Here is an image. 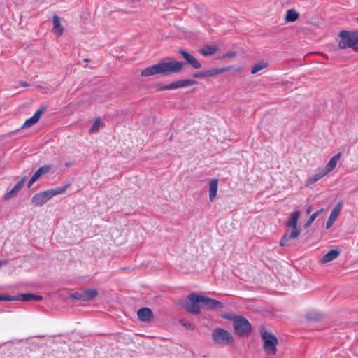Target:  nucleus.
<instances>
[{"label": "nucleus", "mask_w": 358, "mask_h": 358, "mask_svg": "<svg viewBox=\"0 0 358 358\" xmlns=\"http://www.w3.org/2000/svg\"><path fill=\"white\" fill-rule=\"evenodd\" d=\"M262 338L264 341V350L268 355H274L277 351L278 340L276 337L266 331L262 332Z\"/></svg>", "instance_id": "5"}, {"label": "nucleus", "mask_w": 358, "mask_h": 358, "mask_svg": "<svg viewBox=\"0 0 358 358\" xmlns=\"http://www.w3.org/2000/svg\"><path fill=\"white\" fill-rule=\"evenodd\" d=\"M180 322L189 329H194V326L191 323L184 322L182 320Z\"/></svg>", "instance_id": "35"}, {"label": "nucleus", "mask_w": 358, "mask_h": 358, "mask_svg": "<svg viewBox=\"0 0 358 358\" xmlns=\"http://www.w3.org/2000/svg\"><path fill=\"white\" fill-rule=\"evenodd\" d=\"M338 213L334 212V211H331L329 218H328V220L327 222V224H326V228L327 229H329V228L331 227V226L333 225V224L334 223V222L336 221V220L337 219V217H338Z\"/></svg>", "instance_id": "27"}, {"label": "nucleus", "mask_w": 358, "mask_h": 358, "mask_svg": "<svg viewBox=\"0 0 358 358\" xmlns=\"http://www.w3.org/2000/svg\"><path fill=\"white\" fill-rule=\"evenodd\" d=\"M98 291L96 289H85L82 291L83 301H91L96 297Z\"/></svg>", "instance_id": "19"}, {"label": "nucleus", "mask_w": 358, "mask_h": 358, "mask_svg": "<svg viewBox=\"0 0 358 358\" xmlns=\"http://www.w3.org/2000/svg\"><path fill=\"white\" fill-rule=\"evenodd\" d=\"M70 297L73 299L79 300L83 301V296L81 292H75L70 294Z\"/></svg>", "instance_id": "32"}, {"label": "nucleus", "mask_w": 358, "mask_h": 358, "mask_svg": "<svg viewBox=\"0 0 358 358\" xmlns=\"http://www.w3.org/2000/svg\"><path fill=\"white\" fill-rule=\"evenodd\" d=\"M341 208H342V202H339L337 203L336 207L332 210V211H334L338 214H340Z\"/></svg>", "instance_id": "34"}, {"label": "nucleus", "mask_w": 358, "mask_h": 358, "mask_svg": "<svg viewBox=\"0 0 358 358\" xmlns=\"http://www.w3.org/2000/svg\"><path fill=\"white\" fill-rule=\"evenodd\" d=\"M218 188V180L215 178L212 179L209 182V199L210 201L215 200Z\"/></svg>", "instance_id": "16"}, {"label": "nucleus", "mask_w": 358, "mask_h": 358, "mask_svg": "<svg viewBox=\"0 0 358 358\" xmlns=\"http://www.w3.org/2000/svg\"><path fill=\"white\" fill-rule=\"evenodd\" d=\"M338 47L341 49L358 48V31L343 30L339 32Z\"/></svg>", "instance_id": "4"}, {"label": "nucleus", "mask_w": 358, "mask_h": 358, "mask_svg": "<svg viewBox=\"0 0 358 358\" xmlns=\"http://www.w3.org/2000/svg\"><path fill=\"white\" fill-rule=\"evenodd\" d=\"M234 331L238 336L247 334L251 330L248 320L242 316H236L233 319Z\"/></svg>", "instance_id": "8"}, {"label": "nucleus", "mask_w": 358, "mask_h": 358, "mask_svg": "<svg viewBox=\"0 0 358 358\" xmlns=\"http://www.w3.org/2000/svg\"><path fill=\"white\" fill-rule=\"evenodd\" d=\"M327 175V173L323 169H321L317 173L313 174V176H311L310 177L306 180V185L309 186L316 182L317 181H318L319 180H320L322 178Z\"/></svg>", "instance_id": "17"}, {"label": "nucleus", "mask_w": 358, "mask_h": 358, "mask_svg": "<svg viewBox=\"0 0 358 358\" xmlns=\"http://www.w3.org/2000/svg\"><path fill=\"white\" fill-rule=\"evenodd\" d=\"M357 20H358V17H357Z\"/></svg>", "instance_id": "39"}, {"label": "nucleus", "mask_w": 358, "mask_h": 358, "mask_svg": "<svg viewBox=\"0 0 358 358\" xmlns=\"http://www.w3.org/2000/svg\"><path fill=\"white\" fill-rule=\"evenodd\" d=\"M182 69V62L173 59H168L144 69L141 71V76L148 77L157 74L169 75L178 73L181 71Z\"/></svg>", "instance_id": "1"}, {"label": "nucleus", "mask_w": 358, "mask_h": 358, "mask_svg": "<svg viewBox=\"0 0 358 358\" xmlns=\"http://www.w3.org/2000/svg\"><path fill=\"white\" fill-rule=\"evenodd\" d=\"M181 87H185L187 86H192L197 84V82L193 79L181 80Z\"/></svg>", "instance_id": "30"}, {"label": "nucleus", "mask_w": 358, "mask_h": 358, "mask_svg": "<svg viewBox=\"0 0 358 358\" xmlns=\"http://www.w3.org/2000/svg\"><path fill=\"white\" fill-rule=\"evenodd\" d=\"M299 14L294 9L287 10L285 15V21L288 22H293L298 20Z\"/></svg>", "instance_id": "22"}, {"label": "nucleus", "mask_w": 358, "mask_h": 358, "mask_svg": "<svg viewBox=\"0 0 358 358\" xmlns=\"http://www.w3.org/2000/svg\"><path fill=\"white\" fill-rule=\"evenodd\" d=\"M6 264V262H5V261H0V268L2 266L5 265Z\"/></svg>", "instance_id": "37"}, {"label": "nucleus", "mask_w": 358, "mask_h": 358, "mask_svg": "<svg viewBox=\"0 0 358 358\" xmlns=\"http://www.w3.org/2000/svg\"><path fill=\"white\" fill-rule=\"evenodd\" d=\"M212 338L216 344L220 345H227L234 341L231 334L221 328H216L213 331Z\"/></svg>", "instance_id": "7"}, {"label": "nucleus", "mask_w": 358, "mask_h": 358, "mask_svg": "<svg viewBox=\"0 0 358 358\" xmlns=\"http://www.w3.org/2000/svg\"><path fill=\"white\" fill-rule=\"evenodd\" d=\"M229 69H230V67L227 66V67L216 68V69H210V70H207L206 72H207L208 77H213V76H215L216 75L222 73H224L225 71H227Z\"/></svg>", "instance_id": "24"}, {"label": "nucleus", "mask_w": 358, "mask_h": 358, "mask_svg": "<svg viewBox=\"0 0 358 358\" xmlns=\"http://www.w3.org/2000/svg\"><path fill=\"white\" fill-rule=\"evenodd\" d=\"M322 210H323V209L322 208L320 210H318V211L314 213L313 215H311L310 217H309V219L306 222L305 226L309 227Z\"/></svg>", "instance_id": "29"}, {"label": "nucleus", "mask_w": 358, "mask_h": 358, "mask_svg": "<svg viewBox=\"0 0 358 358\" xmlns=\"http://www.w3.org/2000/svg\"><path fill=\"white\" fill-rule=\"evenodd\" d=\"M199 303L201 304V295L191 294L188 296L187 299L183 302L182 306L189 313L200 314Z\"/></svg>", "instance_id": "6"}, {"label": "nucleus", "mask_w": 358, "mask_h": 358, "mask_svg": "<svg viewBox=\"0 0 358 358\" xmlns=\"http://www.w3.org/2000/svg\"><path fill=\"white\" fill-rule=\"evenodd\" d=\"M53 29L57 36H60L63 33L64 29L57 15L53 16Z\"/></svg>", "instance_id": "21"}, {"label": "nucleus", "mask_w": 358, "mask_h": 358, "mask_svg": "<svg viewBox=\"0 0 358 358\" xmlns=\"http://www.w3.org/2000/svg\"><path fill=\"white\" fill-rule=\"evenodd\" d=\"M217 51L215 46L206 45L202 49L199 50V52L204 56L213 55Z\"/></svg>", "instance_id": "25"}, {"label": "nucleus", "mask_w": 358, "mask_h": 358, "mask_svg": "<svg viewBox=\"0 0 358 358\" xmlns=\"http://www.w3.org/2000/svg\"><path fill=\"white\" fill-rule=\"evenodd\" d=\"M341 251L338 249H333L324 255L319 261L320 264H326L336 259L340 255Z\"/></svg>", "instance_id": "12"}, {"label": "nucleus", "mask_w": 358, "mask_h": 358, "mask_svg": "<svg viewBox=\"0 0 358 358\" xmlns=\"http://www.w3.org/2000/svg\"><path fill=\"white\" fill-rule=\"evenodd\" d=\"M193 77L196 78L208 77L207 72H206V71H205L203 72L195 73L193 75Z\"/></svg>", "instance_id": "33"}, {"label": "nucleus", "mask_w": 358, "mask_h": 358, "mask_svg": "<svg viewBox=\"0 0 358 358\" xmlns=\"http://www.w3.org/2000/svg\"><path fill=\"white\" fill-rule=\"evenodd\" d=\"M201 301L202 306L210 310H220L222 309L223 306L221 302L215 299L203 296L201 295Z\"/></svg>", "instance_id": "9"}, {"label": "nucleus", "mask_w": 358, "mask_h": 358, "mask_svg": "<svg viewBox=\"0 0 358 358\" xmlns=\"http://www.w3.org/2000/svg\"><path fill=\"white\" fill-rule=\"evenodd\" d=\"M51 168L50 165H45L39 168L31 178L28 187H30L42 175L49 172Z\"/></svg>", "instance_id": "11"}, {"label": "nucleus", "mask_w": 358, "mask_h": 358, "mask_svg": "<svg viewBox=\"0 0 358 358\" xmlns=\"http://www.w3.org/2000/svg\"><path fill=\"white\" fill-rule=\"evenodd\" d=\"M17 298H19L18 300H21L23 301H41L43 297L40 295H35L32 294H21L19 296H17Z\"/></svg>", "instance_id": "20"}, {"label": "nucleus", "mask_w": 358, "mask_h": 358, "mask_svg": "<svg viewBox=\"0 0 358 358\" xmlns=\"http://www.w3.org/2000/svg\"><path fill=\"white\" fill-rule=\"evenodd\" d=\"M310 212H311V208H310V207H309V208H308L306 209V213L309 214V213H310Z\"/></svg>", "instance_id": "38"}, {"label": "nucleus", "mask_w": 358, "mask_h": 358, "mask_svg": "<svg viewBox=\"0 0 358 358\" xmlns=\"http://www.w3.org/2000/svg\"><path fill=\"white\" fill-rule=\"evenodd\" d=\"M268 66V62L261 61L257 63H256L251 69V73L255 74L259 72L260 71L266 69Z\"/></svg>", "instance_id": "23"}, {"label": "nucleus", "mask_w": 358, "mask_h": 358, "mask_svg": "<svg viewBox=\"0 0 358 358\" xmlns=\"http://www.w3.org/2000/svg\"><path fill=\"white\" fill-rule=\"evenodd\" d=\"M17 296H11L9 295H0V301H16L18 300Z\"/></svg>", "instance_id": "31"}, {"label": "nucleus", "mask_w": 358, "mask_h": 358, "mask_svg": "<svg viewBox=\"0 0 358 358\" xmlns=\"http://www.w3.org/2000/svg\"><path fill=\"white\" fill-rule=\"evenodd\" d=\"M180 53L182 55L187 62L190 64L194 69H201L202 67L201 64L198 59L192 55L185 50H180Z\"/></svg>", "instance_id": "10"}, {"label": "nucleus", "mask_w": 358, "mask_h": 358, "mask_svg": "<svg viewBox=\"0 0 358 358\" xmlns=\"http://www.w3.org/2000/svg\"><path fill=\"white\" fill-rule=\"evenodd\" d=\"M26 180H27V177L26 176L23 177L21 179V180L19 181L10 191L6 192L3 196L4 200H8L10 198L13 197L19 192V190L22 188V187L23 186Z\"/></svg>", "instance_id": "13"}, {"label": "nucleus", "mask_w": 358, "mask_h": 358, "mask_svg": "<svg viewBox=\"0 0 358 358\" xmlns=\"http://www.w3.org/2000/svg\"><path fill=\"white\" fill-rule=\"evenodd\" d=\"M138 317L141 321L148 322L152 317V312L148 308H142L138 310Z\"/></svg>", "instance_id": "15"}, {"label": "nucleus", "mask_w": 358, "mask_h": 358, "mask_svg": "<svg viewBox=\"0 0 358 358\" xmlns=\"http://www.w3.org/2000/svg\"><path fill=\"white\" fill-rule=\"evenodd\" d=\"M101 119L97 118L93 123L92 126L91 127V128L90 129V132L92 134L97 132L101 127Z\"/></svg>", "instance_id": "28"}, {"label": "nucleus", "mask_w": 358, "mask_h": 358, "mask_svg": "<svg viewBox=\"0 0 358 358\" xmlns=\"http://www.w3.org/2000/svg\"><path fill=\"white\" fill-rule=\"evenodd\" d=\"M41 114H42V110H38L31 117L27 119L25 121L22 127H24V128L30 127L33 126L34 124H35L39 120Z\"/></svg>", "instance_id": "18"}, {"label": "nucleus", "mask_w": 358, "mask_h": 358, "mask_svg": "<svg viewBox=\"0 0 358 358\" xmlns=\"http://www.w3.org/2000/svg\"><path fill=\"white\" fill-rule=\"evenodd\" d=\"M300 211L296 210L294 211L290 214V216L288 220L286 222L285 224L287 227L291 228V231L287 230L282 237L280 245L281 246H287L289 245V241L290 239L297 238L299 234L301 232V230L297 227L298 220L300 216Z\"/></svg>", "instance_id": "2"}, {"label": "nucleus", "mask_w": 358, "mask_h": 358, "mask_svg": "<svg viewBox=\"0 0 358 358\" xmlns=\"http://www.w3.org/2000/svg\"><path fill=\"white\" fill-rule=\"evenodd\" d=\"M67 185L55 189L43 191L36 194L31 199V203L35 206H41L48 202L53 196L63 194L66 189Z\"/></svg>", "instance_id": "3"}, {"label": "nucleus", "mask_w": 358, "mask_h": 358, "mask_svg": "<svg viewBox=\"0 0 358 358\" xmlns=\"http://www.w3.org/2000/svg\"><path fill=\"white\" fill-rule=\"evenodd\" d=\"M236 55L235 52H227L223 55V57H234Z\"/></svg>", "instance_id": "36"}, {"label": "nucleus", "mask_w": 358, "mask_h": 358, "mask_svg": "<svg viewBox=\"0 0 358 358\" xmlns=\"http://www.w3.org/2000/svg\"><path fill=\"white\" fill-rule=\"evenodd\" d=\"M180 85H181L180 80H178V81L171 83L169 85L163 86L161 88V90H175L177 88H182V87Z\"/></svg>", "instance_id": "26"}, {"label": "nucleus", "mask_w": 358, "mask_h": 358, "mask_svg": "<svg viewBox=\"0 0 358 358\" xmlns=\"http://www.w3.org/2000/svg\"><path fill=\"white\" fill-rule=\"evenodd\" d=\"M341 157V153H338L330 159L326 166L322 169L327 173V174L332 171L336 168Z\"/></svg>", "instance_id": "14"}]
</instances>
